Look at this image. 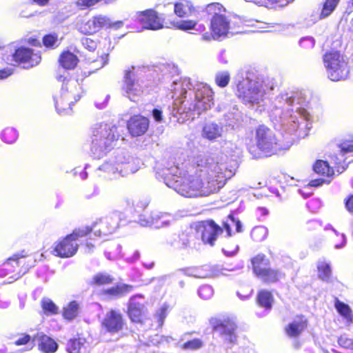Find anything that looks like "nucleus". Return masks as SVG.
<instances>
[{"label":"nucleus","instance_id":"nucleus-1","mask_svg":"<svg viewBox=\"0 0 353 353\" xmlns=\"http://www.w3.org/2000/svg\"><path fill=\"white\" fill-rule=\"evenodd\" d=\"M309 103L299 91L281 92L271 101L268 109L269 117L276 130L281 132L285 144L277 139L275 133L264 125L255 131L256 145L266 157L288 149L296 139L304 137L311 128Z\"/></svg>","mask_w":353,"mask_h":353},{"label":"nucleus","instance_id":"nucleus-2","mask_svg":"<svg viewBox=\"0 0 353 353\" xmlns=\"http://www.w3.org/2000/svg\"><path fill=\"white\" fill-rule=\"evenodd\" d=\"M234 170L218 157L199 156L191 163L157 166L156 177L180 195L193 198L208 196L222 188Z\"/></svg>","mask_w":353,"mask_h":353},{"label":"nucleus","instance_id":"nucleus-3","mask_svg":"<svg viewBox=\"0 0 353 353\" xmlns=\"http://www.w3.org/2000/svg\"><path fill=\"white\" fill-rule=\"evenodd\" d=\"M173 110L194 119L214 105V92L208 84L188 77L174 80L171 85Z\"/></svg>","mask_w":353,"mask_h":353},{"label":"nucleus","instance_id":"nucleus-4","mask_svg":"<svg viewBox=\"0 0 353 353\" xmlns=\"http://www.w3.org/2000/svg\"><path fill=\"white\" fill-rule=\"evenodd\" d=\"M236 94L249 108L257 107L259 111L265 109V101L275 88L273 79L264 77L256 70H248L235 79Z\"/></svg>","mask_w":353,"mask_h":353},{"label":"nucleus","instance_id":"nucleus-5","mask_svg":"<svg viewBox=\"0 0 353 353\" xmlns=\"http://www.w3.org/2000/svg\"><path fill=\"white\" fill-rule=\"evenodd\" d=\"M69 73L61 70L57 75V79L62 81L59 92L54 96V101L57 112L60 115L69 114L72 112V106L79 101L83 90L81 83L75 79H68Z\"/></svg>","mask_w":353,"mask_h":353},{"label":"nucleus","instance_id":"nucleus-6","mask_svg":"<svg viewBox=\"0 0 353 353\" xmlns=\"http://www.w3.org/2000/svg\"><path fill=\"white\" fill-rule=\"evenodd\" d=\"M139 168V159L134 158L125 150L117 149L98 170L116 178L118 176L123 177L134 174Z\"/></svg>","mask_w":353,"mask_h":353},{"label":"nucleus","instance_id":"nucleus-7","mask_svg":"<svg viewBox=\"0 0 353 353\" xmlns=\"http://www.w3.org/2000/svg\"><path fill=\"white\" fill-rule=\"evenodd\" d=\"M150 77V70L145 68H136L132 66L131 69L126 70L122 86L123 94L132 101H138L151 85L152 80Z\"/></svg>","mask_w":353,"mask_h":353},{"label":"nucleus","instance_id":"nucleus-8","mask_svg":"<svg viewBox=\"0 0 353 353\" xmlns=\"http://www.w3.org/2000/svg\"><path fill=\"white\" fill-rule=\"evenodd\" d=\"M117 128L107 123L95 124L92 130L90 151L95 159L104 157L112 148L119 135Z\"/></svg>","mask_w":353,"mask_h":353},{"label":"nucleus","instance_id":"nucleus-9","mask_svg":"<svg viewBox=\"0 0 353 353\" xmlns=\"http://www.w3.org/2000/svg\"><path fill=\"white\" fill-rule=\"evenodd\" d=\"M323 62L326 74L331 81L345 80L349 74L347 61L339 51L330 50L323 56Z\"/></svg>","mask_w":353,"mask_h":353},{"label":"nucleus","instance_id":"nucleus-10","mask_svg":"<svg viewBox=\"0 0 353 353\" xmlns=\"http://www.w3.org/2000/svg\"><path fill=\"white\" fill-rule=\"evenodd\" d=\"M127 223V217L124 212L114 211L106 216L94 222L89 228L88 234L93 232L95 236H106L114 232L120 225Z\"/></svg>","mask_w":353,"mask_h":353},{"label":"nucleus","instance_id":"nucleus-11","mask_svg":"<svg viewBox=\"0 0 353 353\" xmlns=\"http://www.w3.org/2000/svg\"><path fill=\"white\" fill-rule=\"evenodd\" d=\"M88 228L75 230L72 234L68 235L54 245L52 251V254L61 258L72 256L78 249V238L88 235Z\"/></svg>","mask_w":353,"mask_h":353},{"label":"nucleus","instance_id":"nucleus-12","mask_svg":"<svg viewBox=\"0 0 353 353\" xmlns=\"http://www.w3.org/2000/svg\"><path fill=\"white\" fill-rule=\"evenodd\" d=\"M212 325L214 331L219 333L227 348H232L237 341L235 322L228 319H216L214 322H212Z\"/></svg>","mask_w":353,"mask_h":353},{"label":"nucleus","instance_id":"nucleus-13","mask_svg":"<svg viewBox=\"0 0 353 353\" xmlns=\"http://www.w3.org/2000/svg\"><path fill=\"white\" fill-rule=\"evenodd\" d=\"M210 29L213 33V39H217L223 36H233L243 32L240 29L236 30L223 14H215L212 17Z\"/></svg>","mask_w":353,"mask_h":353},{"label":"nucleus","instance_id":"nucleus-14","mask_svg":"<svg viewBox=\"0 0 353 353\" xmlns=\"http://www.w3.org/2000/svg\"><path fill=\"white\" fill-rule=\"evenodd\" d=\"M196 230L197 236H201L202 241L211 246L214 245L218 235L223 231L222 228L212 220L197 223Z\"/></svg>","mask_w":353,"mask_h":353},{"label":"nucleus","instance_id":"nucleus-15","mask_svg":"<svg viewBox=\"0 0 353 353\" xmlns=\"http://www.w3.org/2000/svg\"><path fill=\"white\" fill-rule=\"evenodd\" d=\"M128 313L132 321L142 322L147 314V308L145 306L144 297L142 294H139L130 297L128 302Z\"/></svg>","mask_w":353,"mask_h":353},{"label":"nucleus","instance_id":"nucleus-16","mask_svg":"<svg viewBox=\"0 0 353 353\" xmlns=\"http://www.w3.org/2000/svg\"><path fill=\"white\" fill-rule=\"evenodd\" d=\"M25 256L19 254H14L10 257L6 262L3 264L2 270L6 271L4 275L16 272L11 276L14 280H17L23 275L28 270V267H24L26 263Z\"/></svg>","mask_w":353,"mask_h":353},{"label":"nucleus","instance_id":"nucleus-17","mask_svg":"<svg viewBox=\"0 0 353 353\" xmlns=\"http://www.w3.org/2000/svg\"><path fill=\"white\" fill-rule=\"evenodd\" d=\"M178 272L183 273L185 276L199 279L218 276L222 274L221 270L219 267L210 265L182 268L179 269Z\"/></svg>","mask_w":353,"mask_h":353},{"label":"nucleus","instance_id":"nucleus-18","mask_svg":"<svg viewBox=\"0 0 353 353\" xmlns=\"http://www.w3.org/2000/svg\"><path fill=\"white\" fill-rule=\"evenodd\" d=\"M134 17L141 23L144 29L156 30L163 27V21L153 10L137 12Z\"/></svg>","mask_w":353,"mask_h":353},{"label":"nucleus","instance_id":"nucleus-19","mask_svg":"<svg viewBox=\"0 0 353 353\" xmlns=\"http://www.w3.org/2000/svg\"><path fill=\"white\" fill-rule=\"evenodd\" d=\"M13 59L17 63H24V68H32L39 63L41 57L37 53H34L32 50L29 48L21 47L17 48L13 54Z\"/></svg>","mask_w":353,"mask_h":353},{"label":"nucleus","instance_id":"nucleus-20","mask_svg":"<svg viewBox=\"0 0 353 353\" xmlns=\"http://www.w3.org/2000/svg\"><path fill=\"white\" fill-rule=\"evenodd\" d=\"M101 325L108 332L117 333L123 329L124 325L123 316L119 311L111 310L105 314Z\"/></svg>","mask_w":353,"mask_h":353},{"label":"nucleus","instance_id":"nucleus-21","mask_svg":"<svg viewBox=\"0 0 353 353\" xmlns=\"http://www.w3.org/2000/svg\"><path fill=\"white\" fill-rule=\"evenodd\" d=\"M108 24H110V19L106 16L99 14L90 19L83 23L79 29L81 32L85 34H92L98 32L101 28H107Z\"/></svg>","mask_w":353,"mask_h":353},{"label":"nucleus","instance_id":"nucleus-22","mask_svg":"<svg viewBox=\"0 0 353 353\" xmlns=\"http://www.w3.org/2000/svg\"><path fill=\"white\" fill-rule=\"evenodd\" d=\"M149 120L148 118L135 115L130 118L128 122V129L132 137L143 135L148 129Z\"/></svg>","mask_w":353,"mask_h":353},{"label":"nucleus","instance_id":"nucleus-23","mask_svg":"<svg viewBox=\"0 0 353 353\" xmlns=\"http://www.w3.org/2000/svg\"><path fill=\"white\" fill-rule=\"evenodd\" d=\"M32 341L38 342L39 350L44 353H54L58 349L55 341L43 333H37L33 336Z\"/></svg>","mask_w":353,"mask_h":353},{"label":"nucleus","instance_id":"nucleus-24","mask_svg":"<svg viewBox=\"0 0 353 353\" xmlns=\"http://www.w3.org/2000/svg\"><path fill=\"white\" fill-rule=\"evenodd\" d=\"M133 285L121 283L104 290L102 292V295L106 299H118L129 294L133 290Z\"/></svg>","mask_w":353,"mask_h":353},{"label":"nucleus","instance_id":"nucleus-25","mask_svg":"<svg viewBox=\"0 0 353 353\" xmlns=\"http://www.w3.org/2000/svg\"><path fill=\"white\" fill-rule=\"evenodd\" d=\"M307 326V321L304 316H298L285 327V332L290 337L299 336Z\"/></svg>","mask_w":353,"mask_h":353},{"label":"nucleus","instance_id":"nucleus-26","mask_svg":"<svg viewBox=\"0 0 353 353\" xmlns=\"http://www.w3.org/2000/svg\"><path fill=\"white\" fill-rule=\"evenodd\" d=\"M222 133L223 127L214 122L205 123L202 130V136L210 141H213L221 137Z\"/></svg>","mask_w":353,"mask_h":353},{"label":"nucleus","instance_id":"nucleus-27","mask_svg":"<svg viewBox=\"0 0 353 353\" xmlns=\"http://www.w3.org/2000/svg\"><path fill=\"white\" fill-rule=\"evenodd\" d=\"M253 272L259 277L270 267V260L263 254H259L252 259Z\"/></svg>","mask_w":353,"mask_h":353},{"label":"nucleus","instance_id":"nucleus-28","mask_svg":"<svg viewBox=\"0 0 353 353\" xmlns=\"http://www.w3.org/2000/svg\"><path fill=\"white\" fill-rule=\"evenodd\" d=\"M341 150L339 153L336 157V162L335 163L339 165V168L341 166L343 169H345V166L347 165L351 161H348L346 163L347 158L345 155L348 153L353 152V140L352 141H346L342 143L340 145Z\"/></svg>","mask_w":353,"mask_h":353},{"label":"nucleus","instance_id":"nucleus-29","mask_svg":"<svg viewBox=\"0 0 353 353\" xmlns=\"http://www.w3.org/2000/svg\"><path fill=\"white\" fill-rule=\"evenodd\" d=\"M285 274L278 269H272L270 267L258 278L266 284L274 283L283 278Z\"/></svg>","mask_w":353,"mask_h":353},{"label":"nucleus","instance_id":"nucleus-30","mask_svg":"<svg viewBox=\"0 0 353 353\" xmlns=\"http://www.w3.org/2000/svg\"><path fill=\"white\" fill-rule=\"evenodd\" d=\"M78 61L77 57L69 51L63 52L59 59L60 65L64 70L74 69L77 65Z\"/></svg>","mask_w":353,"mask_h":353},{"label":"nucleus","instance_id":"nucleus-31","mask_svg":"<svg viewBox=\"0 0 353 353\" xmlns=\"http://www.w3.org/2000/svg\"><path fill=\"white\" fill-rule=\"evenodd\" d=\"M174 12L179 17H188L194 10L192 3L188 0H180L174 4Z\"/></svg>","mask_w":353,"mask_h":353},{"label":"nucleus","instance_id":"nucleus-32","mask_svg":"<svg viewBox=\"0 0 353 353\" xmlns=\"http://www.w3.org/2000/svg\"><path fill=\"white\" fill-rule=\"evenodd\" d=\"M85 340L83 338L72 339L68 341L66 350L68 353H85Z\"/></svg>","mask_w":353,"mask_h":353},{"label":"nucleus","instance_id":"nucleus-33","mask_svg":"<svg viewBox=\"0 0 353 353\" xmlns=\"http://www.w3.org/2000/svg\"><path fill=\"white\" fill-rule=\"evenodd\" d=\"M79 312L80 304L77 301H72L63 307V316L65 319L72 321L79 315Z\"/></svg>","mask_w":353,"mask_h":353},{"label":"nucleus","instance_id":"nucleus-34","mask_svg":"<svg viewBox=\"0 0 353 353\" xmlns=\"http://www.w3.org/2000/svg\"><path fill=\"white\" fill-rule=\"evenodd\" d=\"M155 215H157V217L153 221L157 222V224L153 223V227L157 229L168 227L173 219L172 215L168 213L153 212L152 216H155Z\"/></svg>","mask_w":353,"mask_h":353},{"label":"nucleus","instance_id":"nucleus-35","mask_svg":"<svg viewBox=\"0 0 353 353\" xmlns=\"http://www.w3.org/2000/svg\"><path fill=\"white\" fill-rule=\"evenodd\" d=\"M223 226L226 231L228 236H231L232 235L231 226H235L237 232H241L243 231V225L241 221L236 219L232 214L228 215L227 220L223 221Z\"/></svg>","mask_w":353,"mask_h":353},{"label":"nucleus","instance_id":"nucleus-36","mask_svg":"<svg viewBox=\"0 0 353 353\" xmlns=\"http://www.w3.org/2000/svg\"><path fill=\"white\" fill-rule=\"evenodd\" d=\"M339 1L340 0H325L318 19H323L328 17L334 11Z\"/></svg>","mask_w":353,"mask_h":353},{"label":"nucleus","instance_id":"nucleus-37","mask_svg":"<svg viewBox=\"0 0 353 353\" xmlns=\"http://www.w3.org/2000/svg\"><path fill=\"white\" fill-rule=\"evenodd\" d=\"M273 296L270 292L267 290L260 291L257 296V302L259 305L267 310L272 308Z\"/></svg>","mask_w":353,"mask_h":353},{"label":"nucleus","instance_id":"nucleus-38","mask_svg":"<svg viewBox=\"0 0 353 353\" xmlns=\"http://www.w3.org/2000/svg\"><path fill=\"white\" fill-rule=\"evenodd\" d=\"M313 170L317 174L328 176L334 174L333 169L328 163L323 160H317L313 165Z\"/></svg>","mask_w":353,"mask_h":353},{"label":"nucleus","instance_id":"nucleus-39","mask_svg":"<svg viewBox=\"0 0 353 353\" xmlns=\"http://www.w3.org/2000/svg\"><path fill=\"white\" fill-rule=\"evenodd\" d=\"M319 277L323 280L327 281L331 276L330 264L323 260H319L317 265Z\"/></svg>","mask_w":353,"mask_h":353},{"label":"nucleus","instance_id":"nucleus-40","mask_svg":"<svg viewBox=\"0 0 353 353\" xmlns=\"http://www.w3.org/2000/svg\"><path fill=\"white\" fill-rule=\"evenodd\" d=\"M18 132L14 128H6L1 133V140L8 144L14 143L18 139Z\"/></svg>","mask_w":353,"mask_h":353},{"label":"nucleus","instance_id":"nucleus-41","mask_svg":"<svg viewBox=\"0 0 353 353\" xmlns=\"http://www.w3.org/2000/svg\"><path fill=\"white\" fill-rule=\"evenodd\" d=\"M230 80V74L227 70L219 71L215 74V83L220 88L226 87Z\"/></svg>","mask_w":353,"mask_h":353},{"label":"nucleus","instance_id":"nucleus-42","mask_svg":"<svg viewBox=\"0 0 353 353\" xmlns=\"http://www.w3.org/2000/svg\"><path fill=\"white\" fill-rule=\"evenodd\" d=\"M41 307L43 312L46 315H54L58 314V307L51 299L48 298H43L41 300Z\"/></svg>","mask_w":353,"mask_h":353},{"label":"nucleus","instance_id":"nucleus-43","mask_svg":"<svg viewBox=\"0 0 353 353\" xmlns=\"http://www.w3.org/2000/svg\"><path fill=\"white\" fill-rule=\"evenodd\" d=\"M268 230L265 226H257L252 229L250 233L251 238L255 241H262L268 236Z\"/></svg>","mask_w":353,"mask_h":353},{"label":"nucleus","instance_id":"nucleus-44","mask_svg":"<svg viewBox=\"0 0 353 353\" xmlns=\"http://www.w3.org/2000/svg\"><path fill=\"white\" fill-rule=\"evenodd\" d=\"M335 307L337 312L347 321H352L351 310L348 305L336 299Z\"/></svg>","mask_w":353,"mask_h":353},{"label":"nucleus","instance_id":"nucleus-45","mask_svg":"<svg viewBox=\"0 0 353 353\" xmlns=\"http://www.w3.org/2000/svg\"><path fill=\"white\" fill-rule=\"evenodd\" d=\"M114 281L113 277L107 273H98L92 278V283L101 285L112 283Z\"/></svg>","mask_w":353,"mask_h":353},{"label":"nucleus","instance_id":"nucleus-46","mask_svg":"<svg viewBox=\"0 0 353 353\" xmlns=\"http://www.w3.org/2000/svg\"><path fill=\"white\" fill-rule=\"evenodd\" d=\"M197 23L192 20L181 21L176 23L177 28L182 30H189L196 29L197 30H204L205 27L203 25H199L198 28H196Z\"/></svg>","mask_w":353,"mask_h":353},{"label":"nucleus","instance_id":"nucleus-47","mask_svg":"<svg viewBox=\"0 0 353 353\" xmlns=\"http://www.w3.org/2000/svg\"><path fill=\"white\" fill-rule=\"evenodd\" d=\"M315 43L314 38L311 36L303 37L299 40V46L305 51L312 50L315 46Z\"/></svg>","mask_w":353,"mask_h":353},{"label":"nucleus","instance_id":"nucleus-48","mask_svg":"<svg viewBox=\"0 0 353 353\" xmlns=\"http://www.w3.org/2000/svg\"><path fill=\"white\" fill-rule=\"evenodd\" d=\"M324 230H331L334 235L336 236V237H339L340 239L341 240V243H334V248L335 249H341L343 248H344L346 245V243H347V239H346V236L343 233H339L336 230H335L332 225L330 224H327L325 228H324Z\"/></svg>","mask_w":353,"mask_h":353},{"label":"nucleus","instance_id":"nucleus-49","mask_svg":"<svg viewBox=\"0 0 353 353\" xmlns=\"http://www.w3.org/2000/svg\"><path fill=\"white\" fill-rule=\"evenodd\" d=\"M203 345V341L199 339H194L183 343L182 348L185 350H197Z\"/></svg>","mask_w":353,"mask_h":353},{"label":"nucleus","instance_id":"nucleus-50","mask_svg":"<svg viewBox=\"0 0 353 353\" xmlns=\"http://www.w3.org/2000/svg\"><path fill=\"white\" fill-rule=\"evenodd\" d=\"M111 248L112 250L105 252V256L109 260H114L120 255L121 246L117 243H112Z\"/></svg>","mask_w":353,"mask_h":353},{"label":"nucleus","instance_id":"nucleus-51","mask_svg":"<svg viewBox=\"0 0 353 353\" xmlns=\"http://www.w3.org/2000/svg\"><path fill=\"white\" fill-rule=\"evenodd\" d=\"M157 215H155V216H152V212L149 215L145 214H141L139 216L138 222L141 226L143 227H153V223L157 224V222L153 221L154 219H157Z\"/></svg>","mask_w":353,"mask_h":353},{"label":"nucleus","instance_id":"nucleus-52","mask_svg":"<svg viewBox=\"0 0 353 353\" xmlns=\"http://www.w3.org/2000/svg\"><path fill=\"white\" fill-rule=\"evenodd\" d=\"M246 2H251L258 5H264L267 2L270 3L272 4L276 3L279 6L283 7L287 6L290 2L294 0H245Z\"/></svg>","mask_w":353,"mask_h":353},{"label":"nucleus","instance_id":"nucleus-53","mask_svg":"<svg viewBox=\"0 0 353 353\" xmlns=\"http://www.w3.org/2000/svg\"><path fill=\"white\" fill-rule=\"evenodd\" d=\"M57 41L58 37L55 33L48 34L43 37V45L47 48H54L55 46H57Z\"/></svg>","mask_w":353,"mask_h":353},{"label":"nucleus","instance_id":"nucleus-54","mask_svg":"<svg viewBox=\"0 0 353 353\" xmlns=\"http://www.w3.org/2000/svg\"><path fill=\"white\" fill-rule=\"evenodd\" d=\"M214 293V290L210 285H205L201 286L199 290L198 294L199 296L203 299H210Z\"/></svg>","mask_w":353,"mask_h":353},{"label":"nucleus","instance_id":"nucleus-55","mask_svg":"<svg viewBox=\"0 0 353 353\" xmlns=\"http://www.w3.org/2000/svg\"><path fill=\"white\" fill-rule=\"evenodd\" d=\"M168 305L163 304L156 312V318L160 327H161L164 323V320L168 315Z\"/></svg>","mask_w":353,"mask_h":353},{"label":"nucleus","instance_id":"nucleus-56","mask_svg":"<svg viewBox=\"0 0 353 353\" xmlns=\"http://www.w3.org/2000/svg\"><path fill=\"white\" fill-rule=\"evenodd\" d=\"M223 9L222 5L219 3H213L208 4L205 8L206 12L210 14L215 16V14H222L221 12Z\"/></svg>","mask_w":353,"mask_h":353},{"label":"nucleus","instance_id":"nucleus-57","mask_svg":"<svg viewBox=\"0 0 353 353\" xmlns=\"http://www.w3.org/2000/svg\"><path fill=\"white\" fill-rule=\"evenodd\" d=\"M81 43L85 49L90 52L94 51L97 47V41L88 37H82Z\"/></svg>","mask_w":353,"mask_h":353},{"label":"nucleus","instance_id":"nucleus-58","mask_svg":"<svg viewBox=\"0 0 353 353\" xmlns=\"http://www.w3.org/2000/svg\"><path fill=\"white\" fill-rule=\"evenodd\" d=\"M108 54H102L99 59L94 60L92 63L97 67L96 70L102 68L108 63Z\"/></svg>","mask_w":353,"mask_h":353},{"label":"nucleus","instance_id":"nucleus-59","mask_svg":"<svg viewBox=\"0 0 353 353\" xmlns=\"http://www.w3.org/2000/svg\"><path fill=\"white\" fill-rule=\"evenodd\" d=\"M339 345L345 349H352L353 347V342L352 339L345 336H341L338 340Z\"/></svg>","mask_w":353,"mask_h":353},{"label":"nucleus","instance_id":"nucleus-60","mask_svg":"<svg viewBox=\"0 0 353 353\" xmlns=\"http://www.w3.org/2000/svg\"><path fill=\"white\" fill-rule=\"evenodd\" d=\"M191 236L188 235L185 233H182L179 236V240L181 242L182 248H186L190 246L191 241Z\"/></svg>","mask_w":353,"mask_h":353},{"label":"nucleus","instance_id":"nucleus-61","mask_svg":"<svg viewBox=\"0 0 353 353\" xmlns=\"http://www.w3.org/2000/svg\"><path fill=\"white\" fill-rule=\"evenodd\" d=\"M217 59L219 63L222 65H227L228 63V57L225 49H223L219 52Z\"/></svg>","mask_w":353,"mask_h":353},{"label":"nucleus","instance_id":"nucleus-62","mask_svg":"<svg viewBox=\"0 0 353 353\" xmlns=\"http://www.w3.org/2000/svg\"><path fill=\"white\" fill-rule=\"evenodd\" d=\"M152 115L154 119L157 122H161L163 120L162 111L158 108H154L152 111Z\"/></svg>","mask_w":353,"mask_h":353},{"label":"nucleus","instance_id":"nucleus-63","mask_svg":"<svg viewBox=\"0 0 353 353\" xmlns=\"http://www.w3.org/2000/svg\"><path fill=\"white\" fill-rule=\"evenodd\" d=\"M31 340V336L29 334H24L22 337L18 339L15 341L17 345H22L28 344Z\"/></svg>","mask_w":353,"mask_h":353},{"label":"nucleus","instance_id":"nucleus-64","mask_svg":"<svg viewBox=\"0 0 353 353\" xmlns=\"http://www.w3.org/2000/svg\"><path fill=\"white\" fill-rule=\"evenodd\" d=\"M345 208L347 210L353 214V194L350 195L345 200Z\"/></svg>","mask_w":353,"mask_h":353}]
</instances>
